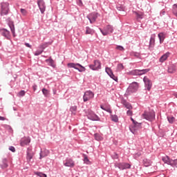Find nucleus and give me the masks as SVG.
I'll use <instances>...</instances> for the list:
<instances>
[{"label": "nucleus", "instance_id": "1", "mask_svg": "<svg viewBox=\"0 0 177 177\" xmlns=\"http://www.w3.org/2000/svg\"><path fill=\"white\" fill-rule=\"evenodd\" d=\"M10 12V7L9 3L2 2L0 4V16L3 17V16H8Z\"/></svg>", "mask_w": 177, "mask_h": 177}, {"label": "nucleus", "instance_id": "2", "mask_svg": "<svg viewBox=\"0 0 177 177\" xmlns=\"http://www.w3.org/2000/svg\"><path fill=\"white\" fill-rule=\"evenodd\" d=\"M142 117L147 121H149V122H153L156 120V112L154 110L145 111L142 113Z\"/></svg>", "mask_w": 177, "mask_h": 177}, {"label": "nucleus", "instance_id": "3", "mask_svg": "<svg viewBox=\"0 0 177 177\" xmlns=\"http://www.w3.org/2000/svg\"><path fill=\"white\" fill-rule=\"evenodd\" d=\"M100 109H102V110H104V111H106V113H109V114H111V121H113V122H118V116H117V115H112L113 111L111 110L110 105L104 106V105L101 104Z\"/></svg>", "mask_w": 177, "mask_h": 177}, {"label": "nucleus", "instance_id": "4", "mask_svg": "<svg viewBox=\"0 0 177 177\" xmlns=\"http://www.w3.org/2000/svg\"><path fill=\"white\" fill-rule=\"evenodd\" d=\"M138 89H139V83L137 82H133L129 84V87L126 91L127 95H131V93H135V92H138Z\"/></svg>", "mask_w": 177, "mask_h": 177}, {"label": "nucleus", "instance_id": "5", "mask_svg": "<svg viewBox=\"0 0 177 177\" xmlns=\"http://www.w3.org/2000/svg\"><path fill=\"white\" fill-rule=\"evenodd\" d=\"M150 71L149 68L147 69H133L132 71H130L127 73V75H144V74H147Z\"/></svg>", "mask_w": 177, "mask_h": 177}, {"label": "nucleus", "instance_id": "6", "mask_svg": "<svg viewBox=\"0 0 177 177\" xmlns=\"http://www.w3.org/2000/svg\"><path fill=\"white\" fill-rule=\"evenodd\" d=\"M67 66L68 68H75V70H77L79 73H84L86 69L80 64L78 63H68Z\"/></svg>", "mask_w": 177, "mask_h": 177}, {"label": "nucleus", "instance_id": "7", "mask_svg": "<svg viewBox=\"0 0 177 177\" xmlns=\"http://www.w3.org/2000/svg\"><path fill=\"white\" fill-rule=\"evenodd\" d=\"M99 30L102 35H104V37H106V35H109V34H113L114 31V28L111 25H107L104 28V29H102V28H99Z\"/></svg>", "mask_w": 177, "mask_h": 177}, {"label": "nucleus", "instance_id": "8", "mask_svg": "<svg viewBox=\"0 0 177 177\" xmlns=\"http://www.w3.org/2000/svg\"><path fill=\"white\" fill-rule=\"evenodd\" d=\"M86 116L88 120H90L91 121H100L99 116L91 110L87 111Z\"/></svg>", "mask_w": 177, "mask_h": 177}, {"label": "nucleus", "instance_id": "9", "mask_svg": "<svg viewBox=\"0 0 177 177\" xmlns=\"http://www.w3.org/2000/svg\"><path fill=\"white\" fill-rule=\"evenodd\" d=\"M89 68L91 70H93V71H97L102 68V63L97 59L94 60L93 64H90L88 66Z\"/></svg>", "mask_w": 177, "mask_h": 177}, {"label": "nucleus", "instance_id": "10", "mask_svg": "<svg viewBox=\"0 0 177 177\" xmlns=\"http://www.w3.org/2000/svg\"><path fill=\"white\" fill-rule=\"evenodd\" d=\"M97 17H99V14L96 12H93L86 16V19L89 20L91 24H93L97 20Z\"/></svg>", "mask_w": 177, "mask_h": 177}, {"label": "nucleus", "instance_id": "11", "mask_svg": "<svg viewBox=\"0 0 177 177\" xmlns=\"http://www.w3.org/2000/svg\"><path fill=\"white\" fill-rule=\"evenodd\" d=\"M115 168H118L120 171H124V169H130L131 165L127 162L115 163Z\"/></svg>", "mask_w": 177, "mask_h": 177}, {"label": "nucleus", "instance_id": "12", "mask_svg": "<svg viewBox=\"0 0 177 177\" xmlns=\"http://www.w3.org/2000/svg\"><path fill=\"white\" fill-rule=\"evenodd\" d=\"M95 97V93L91 91H87L84 93L83 95V101L88 102V100H91V99H93Z\"/></svg>", "mask_w": 177, "mask_h": 177}, {"label": "nucleus", "instance_id": "13", "mask_svg": "<svg viewBox=\"0 0 177 177\" xmlns=\"http://www.w3.org/2000/svg\"><path fill=\"white\" fill-rule=\"evenodd\" d=\"M143 82L145 83V89L147 91H151V87L153 86V82H151V80H150L147 76H145Z\"/></svg>", "mask_w": 177, "mask_h": 177}, {"label": "nucleus", "instance_id": "14", "mask_svg": "<svg viewBox=\"0 0 177 177\" xmlns=\"http://www.w3.org/2000/svg\"><path fill=\"white\" fill-rule=\"evenodd\" d=\"M37 6L41 15H44L45 10H46V4H45V1L44 0H37Z\"/></svg>", "mask_w": 177, "mask_h": 177}, {"label": "nucleus", "instance_id": "15", "mask_svg": "<svg viewBox=\"0 0 177 177\" xmlns=\"http://www.w3.org/2000/svg\"><path fill=\"white\" fill-rule=\"evenodd\" d=\"M64 167H69V168H74L75 167V162L71 158H66L64 161Z\"/></svg>", "mask_w": 177, "mask_h": 177}, {"label": "nucleus", "instance_id": "16", "mask_svg": "<svg viewBox=\"0 0 177 177\" xmlns=\"http://www.w3.org/2000/svg\"><path fill=\"white\" fill-rule=\"evenodd\" d=\"M31 142V139L30 137H24L22 138L20 140V146L22 147H24V146H27V145H30V142Z\"/></svg>", "mask_w": 177, "mask_h": 177}, {"label": "nucleus", "instance_id": "17", "mask_svg": "<svg viewBox=\"0 0 177 177\" xmlns=\"http://www.w3.org/2000/svg\"><path fill=\"white\" fill-rule=\"evenodd\" d=\"M0 32L3 37L6 38V39H10V32L9 30L6 28H2L0 30Z\"/></svg>", "mask_w": 177, "mask_h": 177}, {"label": "nucleus", "instance_id": "18", "mask_svg": "<svg viewBox=\"0 0 177 177\" xmlns=\"http://www.w3.org/2000/svg\"><path fill=\"white\" fill-rule=\"evenodd\" d=\"M156 45V35H151L149 39V49L151 50Z\"/></svg>", "mask_w": 177, "mask_h": 177}, {"label": "nucleus", "instance_id": "19", "mask_svg": "<svg viewBox=\"0 0 177 177\" xmlns=\"http://www.w3.org/2000/svg\"><path fill=\"white\" fill-rule=\"evenodd\" d=\"M46 63L48 64V66H50V67H53V68H56V63L52 59V57H50L48 59L45 60Z\"/></svg>", "mask_w": 177, "mask_h": 177}, {"label": "nucleus", "instance_id": "20", "mask_svg": "<svg viewBox=\"0 0 177 177\" xmlns=\"http://www.w3.org/2000/svg\"><path fill=\"white\" fill-rule=\"evenodd\" d=\"M8 24V27H10V31L13 37H16V32L15 29V22H13V21H9Z\"/></svg>", "mask_w": 177, "mask_h": 177}, {"label": "nucleus", "instance_id": "21", "mask_svg": "<svg viewBox=\"0 0 177 177\" xmlns=\"http://www.w3.org/2000/svg\"><path fill=\"white\" fill-rule=\"evenodd\" d=\"M121 104H123V106H124V107H126V109H127L128 110H132L133 109L131 103L128 102L125 99H122L121 100Z\"/></svg>", "mask_w": 177, "mask_h": 177}, {"label": "nucleus", "instance_id": "22", "mask_svg": "<svg viewBox=\"0 0 177 177\" xmlns=\"http://www.w3.org/2000/svg\"><path fill=\"white\" fill-rule=\"evenodd\" d=\"M170 55H171V53L169 52H167L166 53H165L163 55H162L160 57L159 59L160 63H164V62H165V60H167V59H168Z\"/></svg>", "mask_w": 177, "mask_h": 177}, {"label": "nucleus", "instance_id": "23", "mask_svg": "<svg viewBox=\"0 0 177 177\" xmlns=\"http://www.w3.org/2000/svg\"><path fill=\"white\" fill-rule=\"evenodd\" d=\"M133 124V126L132 127V128L130 127V131H131V132H132V133H135V131H136V129H138V128L140 127V125H142V123H139L136 121Z\"/></svg>", "mask_w": 177, "mask_h": 177}, {"label": "nucleus", "instance_id": "24", "mask_svg": "<svg viewBox=\"0 0 177 177\" xmlns=\"http://www.w3.org/2000/svg\"><path fill=\"white\" fill-rule=\"evenodd\" d=\"M52 44H53V40H51L50 41H48V42L43 43L39 46V48L44 50V49H46V48H48L49 45H52Z\"/></svg>", "mask_w": 177, "mask_h": 177}, {"label": "nucleus", "instance_id": "25", "mask_svg": "<svg viewBox=\"0 0 177 177\" xmlns=\"http://www.w3.org/2000/svg\"><path fill=\"white\" fill-rule=\"evenodd\" d=\"M162 161H163L165 164H167V165H171L172 162V159L169 158V156H166L162 158Z\"/></svg>", "mask_w": 177, "mask_h": 177}, {"label": "nucleus", "instance_id": "26", "mask_svg": "<svg viewBox=\"0 0 177 177\" xmlns=\"http://www.w3.org/2000/svg\"><path fill=\"white\" fill-rule=\"evenodd\" d=\"M26 158L28 161H31L32 159V153H31V149L28 148L27 152H26Z\"/></svg>", "mask_w": 177, "mask_h": 177}, {"label": "nucleus", "instance_id": "27", "mask_svg": "<svg viewBox=\"0 0 177 177\" xmlns=\"http://www.w3.org/2000/svg\"><path fill=\"white\" fill-rule=\"evenodd\" d=\"M86 35H93L95 34V30L91 28L89 26L86 27Z\"/></svg>", "mask_w": 177, "mask_h": 177}, {"label": "nucleus", "instance_id": "28", "mask_svg": "<svg viewBox=\"0 0 177 177\" xmlns=\"http://www.w3.org/2000/svg\"><path fill=\"white\" fill-rule=\"evenodd\" d=\"M158 37L159 38L160 44H162L164 42V39H165V34H164V32H160L158 35Z\"/></svg>", "mask_w": 177, "mask_h": 177}, {"label": "nucleus", "instance_id": "29", "mask_svg": "<svg viewBox=\"0 0 177 177\" xmlns=\"http://www.w3.org/2000/svg\"><path fill=\"white\" fill-rule=\"evenodd\" d=\"M48 154H49V151L48 150H44V151H41L39 153V159L42 160V158L46 157L48 156Z\"/></svg>", "mask_w": 177, "mask_h": 177}, {"label": "nucleus", "instance_id": "30", "mask_svg": "<svg viewBox=\"0 0 177 177\" xmlns=\"http://www.w3.org/2000/svg\"><path fill=\"white\" fill-rule=\"evenodd\" d=\"M3 164L0 165V168H2V169H5V168H8V160L6 158L3 159L2 160Z\"/></svg>", "mask_w": 177, "mask_h": 177}, {"label": "nucleus", "instance_id": "31", "mask_svg": "<svg viewBox=\"0 0 177 177\" xmlns=\"http://www.w3.org/2000/svg\"><path fill=\"white\" fill-rule=\"evenodd\" d=\"M105 71L109 77H114V74L113 73V71L111 70V68L106 67L105 68Z\"/></svg>", "mask_w": 177, "mask_h": 177}, {"label": "nucleus", "instance_id": "32", "mask_svg": "<svg viewBox=\"0 0 177 177\" xmlns=\"http://www.w3.org/2000/svg\"><path fill=\"white\" fill-rule=\"evenodd\" d=\"M143 165L145 167H150V165H151V160L150 159L145 158L143 160Z\"/></svg>", "mask_w": 177, "mask_h": 177}, {"label": "nucleus", "instance_id": "33", "mask_svg": "<svg viewBox=\"0 0 177 177\" xmlns=\"http://www.w3.org/2000/svg\"><path fill=\"white\" fill-rule=\"evenodd\" d=\"M136 15V17H137V19H143V13L140 12H134Z\"/></svg>", "mask_w": 177, "mask_h": 177}, {"label": "nucleus", "instance_id": "34", "mask_svg": "<svg viewBox=\"0 0 177 177\" xmlns=\"http://www.w3.org/2000/svg\"><path fill=\"white\" fill-rule=\"evenodd\" d=\"M42 93L45 96V97H48L49 96V91L46 88H42Z\"/></svg>", "mask_w": 177, "mask_h": 177}, {"label": "nucleus", "instance_id": "35", "mask_svg": "<svg viewBox=\"0 0 177 177\" xmlns=\"http://www.w3.org/2000/svg\"><path fill=\"white\" fill-rule=\"evenodd\" d=\"M35 175H37V176H39V177H47L46 174L42 173V172H39V171H35L34 172Z\"/></svg>", "mask_w": 177, "mask_h": 177}, {"label": "nucleus", "instance_id": "36", "mask_svg": "<svg viewBox=\"0 0 177 177\" xmlns=\"http://www.w3.org/2000/svg\"><path fill=\"white\" fill-rule=\"evenodd\" d=\"M176 71V68L175 66H170L168 68V73H170V74H172L173 73H175Z\"/></svg>", "mask_w": 177, "mask_h": 177}, {"label": "nucleus", "instance_id": "37", "mask_svg": "<svg viewBox=\"0 0 177 177\" xmlns=\"http://www.w3.org/2000/svg\"><path fill=\"white\" fill-rule=\"evenodd\" d=\"M70 111H71L72 114L75 115V112L77 111V106H71Z\"/></svg>", "mask_w": 177, "mask_h": 177}, {"label": "nucleus", "instance_id": "38", "mask_svg": "<svg viewBox=\"0 0 177 177\" xmlns=\"http://www.w3.org/2000/svg\"><path fill=\"white\" fill-rule=\"evenodd\" d=\"M167 120L169 124H174V122H175V118H174L173 116H171V117L168 116Z\"/></svg>", "mask_w": 177, "mask_h": 177}, {"label": "nucleus", "instance_id": "39", "mask_svg": "<svg viewBox=\"0 0 177 177\" xmlns=\"http://www.w3.org/2000/svg\"><path fill=\"white\" fill-rule=\"evenodd\" d=\"M131 55L134 56V57H137V58L140 57V53L138 52H131Z\"/></svg>", "mask_w": 177, "mask_h": 177}, {"label": "nucleus", "instance_id": "40", "mask_svg": "<svg viewBox=\"0 0 177 177\" xmlns=\"http://www.w3.org/2000/svg\"><path fill=\"white\" fill-rule=\"evenodd\" d=\"M83 161H84V164H86L87 165H89V162H91L86 155L84 156V158Z\"/></svg>", "mask_w": 177, "mask_h": 177}, {"label": "nucleus", "instance_id": "41", "mask_svg": "<svg viewBox=\"0 0 177 177\" xmlns=\"http://www.w3.org/2000/svg\"><path fill=\"white\" fill-rule=\"evenodd\" d=\"M117 69H118L119 71H122V70H124V65H122V64H118V66H117Z\"/></svg>", "mask_w": 177, "mask_h": 177}, {"label": "nucleus", "instance_id": "42", "mask_svg": "<svg viewBox=\"0 0 177 177\" xmlns=\"http://www.w3.org/2000/svg\"><path fill=\"white\" fill-rule=\"evenodd\" d=\"M115 49L120 50V52H124V50H125V48L122 46H117Z\"/></svg>", "mask_w": 177, "mask_h": 177}, {"label": "nucleus", "instance_id": "43", "mask_svg": "<svg viewBox=\"0 0 177 177\" xmlns=\"http://www.w3.org/2000/svg\"><path fill=\"white\" fill-rule=\"evenodd\" d=\"M44 52V50H37L35 53V56H39Z\"/></svg>", "mask_w": 177, "mask_h": 177}, {"label": "nucleus", "instance_id": "44", "mask_svg": "<svg viewBox=\"0 0 177 177\" xmlns=\"http://www.w3.org/2000/svg\"><path fill=\"white\" fill-rule=\"evenodd\" d=\"M94 136L96 140H102V137L100 135H99V133H95Z\"/></svg>", "mask_w": 177, "mask_h": 177}, {"label": "nucleus", "instance_id": "45", "mask_svg": "<svg viewBox=\"0 0 177 177\" xmlns=\"http://www.w3.org/2000/svg\"><path fill=\"white\" fill-rule=\"evenodd\" d=\"M177 165V159L172 160L171 159V167H175Z\"/></svg>", "mask_w": 177, "mask_h": 177}, {"label": "nucleus", "instance_id": "46", "mask_svg": "<svg viewBox=\"0 0 177 177\" xmlns=\"http://www.w3.org/2000/svg\"><path fill=\"white\" fill-rule=\"evenodd\" d=\"M20 12L23 16H26V15H27V10L24 8H21Z\"/></svg>", "mask_w": 177, "mask_h": 177}, {"label": "nucleus", "instance_id": "47", "mask_svg": "<svg viewBox=\"0 0 177 177\" xmlns=\"http://www.w3.org/2000/svg\"><path fill=\"white\" fill-rule=\"evenodd\" d=\"M133 115V112L132 111H131V109H129L127 111V115H129V116H131Z\"/></svg>", "mask_w": 177, "mask_h": 177}, {"label": "nucleus", "instance_id": "48", "mask_svg": "<svg viewBox=\"0 0 177 177\" xmlns=\"http://www.w3.org/2000/svg\"><path fill=\"white\" fill-rule=\"evenodd\" d=\"M19 96H25L26 95V91H24V90H21L19 93Z\"/></svg>", "mask_w": 177, "mask_h": 177}, {"label": "nucleus", "instance_id": "49", "mask_svg": "<svg viewBox=\"0 0 177 177\" xmlns=\"http://www.w3.org/2000/svg\"><path fill=\"white\" fill-rule=\"evenodd\" d=\"M9 150H10V151H12V153H15V152L16 151V148H15V147H13V146H10V147H9Z\"/></svg>", "mask_w": 177, "mask_h": 177}, {"label": "nucleus", "instance_id": "50", "mask_svg": "<svg viewBox=\"0 0 177 177\" xmlns=\"http://www.w3.org/2000/svg\"><path fill=\"white\" fill-rule=\"evenodd\" d=\"M111 78H112V80H113L114 81H118V78H117V77H115V75H113V76H109Z\"/></svg>", "mask_w": 177, "mask_h": 177}, {"label": "nucleus", "instance_id": "51", "mask_svg": "<svg viewBox=\"0 0 177 177\" xmlns=\"http://www.w3.org/2000/svg\"><path fill=\"white\" fill-rule=\"evenodd\" d=\"M77 5L79 6H82V5H83L82 0H77Z\"/></svg>", "mask_w": 177, "mask_h": 177}, {"label": "nucleus", "instance_id": "52", "mask_svg": "<svg viewBox=\"0 0 177 177\" xmlns=\"http://www.w3.org/2000/svg\"><path fill=\"white\" fill-rule=\"evenodd\" d=\"M24 45H25V46H26L27 48H30V49H31V48H32V46H31V45L29 44L28 43H25Z\"/></svg>", "mask_w": 177, "mask_h": 177}, {"label": "nucleus", "instance_id": "53", "mask_svg": "<svg viewBox=\"0 0 177 177\" xmlns=\"http://www.w3.org/2000/svg\"><path fill=\"white\" fill-rule=\"evenodd\" d=\"M160 16H164L165 15V10H162L160 12Z\"/></svg>", "mask_w": 177, "mask_h": 177}, {"label": "nucleus", "instance_id": "54", "mask_svg": "<svg viewBox=\"0 0 177 177\" xmlns=\"http://www.w3.org/2000/svg\"><path fill=\"white\" fill-rule=\"evenodd\" d=\"M37 84H33L32 89H33L34 92H35V91H37Z\"/></svg>", "mask_w": 177, "mask_h": 177}, {"label": "nucleus", "instance_id": "55", "mask_svg": "<svg viewBox=\"0 0 177 177\" xmlns=\"http://www.w3.org/2000/svg\"><path fill=\"white\" fill-rule=\"evenodd\" d=\"M6 120L5 117L0 116V121H5Z\"/></svg>", "mask_w": 177, "mask_h": 177}, {"label": "nucleus", "instance_id": "56", "mask_svg": "<svg viewBox=\"0 0 177 177\" xmlns=\"http://www.w3.org/2000/svg\"><path fill=\"white\" fill-rule=\"evenodd\" d=\"M131 120L132 121L133 124L136 121V120H133L132 118H131Z\"/></svg>", "mask_w": 177, "mask_h": 177}, {"label": "nucleus", "instance_id": "57", "mask_svg": "<svg viewBox=\"0 0 177 177\" xmlns=\"http://www.w3.org/2000/svg\"><path fill=\"white\" fill-rule=\"evenodd\" d=\"M173 95H174V96L176 97V99H177V93H174Z\"/></svg>", "mask_w": 177, "mask_h": 177}, {"label": "nucleus", "instance_id": "58", "mask_svg": "<svg viewBox=\"0 0 177 177\" xmlns=\"http://www.w3.org/2000/svg\"><path fill=\"white\" fill-rule=\"evenodd\" d=\"M137 156H138V157H140V156H141L140 153H138Z\"/></svg>", "mask_w": 177, "mask_h": 177}, {"label": "nucleus", "instance_id": "59", "mask_svg": "<svg viewBox=\"0 0 177 177\" xmlns=\"http://www.w3.org/2000/svg\"><path fill=\"white\" fill-rule=\"evenodd\" d=\"M13 110H14V111H17V109L16 108H15V107H13Z\"/></svg>", "mask_w": 177, "mask_h": 177}]
</instances>
